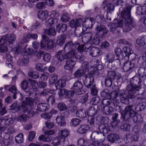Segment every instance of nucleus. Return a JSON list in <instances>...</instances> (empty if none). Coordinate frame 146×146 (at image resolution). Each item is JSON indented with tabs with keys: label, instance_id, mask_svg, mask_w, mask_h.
Instances as JSON below:
<instances>
[{
	"label": "nucleus",
	"instance_id": "nucleus-1",
	"mask_svg": "<svg viewBox=\"0 0 146 146\" xmlns=\"http://www.w3.org/2000/svg\"><path fill=\"white\" fill-rule=\"evenodd\" d=\"M121 17L124 19V25L123 30L127 32L130 31L132 27H134L136 24L133 19L131 17L130 9L127 7L124 9L121 12Z\"/></svg>",
	"mask_w": 146,
	"mask_h": 146
},
{
	"label": "nucleus",
	"instance_id": "nucleus-2",
	"mask_svg": "<svg viewBox=\"0 0 146 146\" xmlns=\"http://www.w3.org/2000/svg\"><path fill=\"white\" fill-rule=\"evenodd\" d=\"M34 101L33 99L29 98L27 100V102H22L19 108L24 113H28L29 117H31L33 116L35 114L33 111Z\"/></svg>",
	"mask_w": 146,
	"mask_h": 146
},
{
	"label": "nucleus",
	"instance_id": "nucleus-3",
	"mask_svg": "<svg viewBox=\"0 0 146 146\" xmlns=\"http://www.w3.org/2000/svg\"><path fill=\"white\" fill-rule=\"evenodd\" d=\"M48 38L45 35H42V40L41 41L40 47L41 48L45 49H50L55 46V42L52 40H48Z\"/></svg>",
	"mask_w": 146,
	"mask_h": 146
},
{
	"label": "nucleus",
	"instance_id": "nucleus-4",
	"mask_svg": "<svg viewBox=\"0 0 146 146\" xmlns=\"http://www.w3.org/2000/svg\"><path fill=\"white\" fill-rule=\"evenodd\" d=\"M94 82V78L92 75H90L89 77H86L84 81V85L87 88H91V93L93 95H96L98 92V91L96 89L95 85H93L91 87Z\"/></svg>",
	"mask_w": 146,
	"mask_h": 146
},
{
	"label": "nucleus",
	"instance_id": "nucleus-5",
	"mask_svg": "<svg viewBox=\"0 0 146 146\" xmlns=\"http://www.w3.org/2000/svg\"><path fill=\"white\" fill-rule=\"evenodd\" d=\"M16 37L13 33L11 34L8 36V35H5L3 36L0 40V44H6V45L12 44L15 40Z\"/></svg>",
	"mask_w": 146,
	"mask_h": 146
},
{
	"label": "nucleus",
	"instance_id": "nucleus-6",
	"mask_svg": "<svg viewBox=\"0 0 146 146\" xmlns=\"http://www.w3.org/2000/svg\"><path fill=\"white\" fill-rule=\"evenodd\" d=\"M139 86H135L131 83L128 85L126 87L128 91L127 97L130 99H133L136 96V92L139 89Z\"/></svg>",
	"mask_w": 146,
	"mask_h": 146
},
{
	"label": "nucleus",
	"instance_id": "nucleus-7",
	"mask_svg": "<svg viewBox=\"0 0 146 146\" xmlns=\"http://www.w3.org/2000/svg\"><path fill=\"white\" fill-rule=\"evenodd\" d=\"M123 21L121 20H120L116 23H110L108 25L110 31L112 32L113 33H119L120 31L119 29V27H121L123 25Z\"/></svg>",
	"mask_w": 146,
	"mask_h": 146
},
{
	"label": "nucleus",
	"instance_id": "nucleus-8",
	"mask_svg": "<svg viewBox=\"0 0 146 146\" xmlns=\"http://www.w3.org/2000/svg\"><path fill=\"white\" fill-rule=\"evenodd\" d=\"M83 46H80V44L78 43H74L71 41L67 42L65 44L64 49L67 48L68 50L80 51V52L83 50Z\"/></svg>",
	"mask_w": 146,
	"mask_h": 146
},
{
	"label": "nucleus",
	"instance_id": "nucleus-9",
	"mask_svg": "<svg viewBox=\"0 0 146 146\" xmlns=\"http://www.w3.org/2000/svg\"><path fill=\"white\" fill-rule=\"evenodd\" d=\"M97 35L101 38L105 37L109 31L106 27L102 25H98L95 29Z\"/></svg>",
	"mask_w": 146,
	"mask_h": 146
},
{
	"label": "nucleus",
	"instance_id": "nucleus-10",
	"mask_svg": "<svg viewBox=\"0 0 146 146\" xmlns=\"http://www.w3.org/2000/svg\"><path fill=\"white\" fill-rule=\"evenodd\" d=\"M77 50H71L66 53V59H71L72 60H80L81 58Z\"/></svg>",
	"mask_w": 146,
	"mask_h": 146
},
{
	"label": "nucleus",
	"instance_id": "nucleus-11",
	"mask_svg": "<svg viewBox=\"0 0 146 146\" xmlns=\"http://www.w3.org/2000/svg\"><path fill=\"white\" fill-rule=\"evenodd\" d=\"M95 21L93 18H88L83 22L82 32H85L88 29H90L94 24Z\"/></svg>",
	"mask_w": 146,
	"mask_h": 146
},
{
	"label": "nucleus",
	"instance_id": "nucleus-12",
	"mask_svg": "<svg viewBox=\"0 0 146 146\" xmlns=\"http://www.w3.org/2000/svg\"><path fill=\"white\" fill-rule=\"evenodd\" d=\"M83 85L82 83L78 80L75 82L72 87V89L75 91V94L80 95L82 94V90Z\"/></svg>",
	"mask_w": 146,
	"mask_h": 146
},
{
	"label": "nucleus",
	"instance_id": "nucleus-13",
	"mask_svg": "<svg viewBox=\"0 0 146 146\" xmlns=\"http://www.w3.org/2000/svg\"><path fill=\"white\" fill-rule=\"evenodd\" d=\"M21 88L26 93L27 95L31 96L33 94V89L29 86L28 82L26 80H24L21 83Z\"/></svg>",
	"mask_w": 146,
	"mask_h": 146
},
{
	"label": "nucleus",
	"instance_id": "nucleus-14",
	"mask_svg": "<svg viewBox=\"0 0 146 146\" xmlns=\"http://www.w3.org/2000/svg\"><path fill=\"white\" fill-rule=\"evenodd\" d=\"M69 132L66 129H64L59 131L58 133V137L62 140L63 141L65 140V138L68 136Z\"/></svg>",
	"mask_w": 146,
	"mask_h": 146
},
{
	"label": "nucleus",
	"instance_id": "nucleus-15",
	"mask_svg": "<svg viewBox=\"0 0 146 146\" xmlns=\"http://www.w3.org/2000/svg\"><path fill=\"white\" fill-rule=\"evenodd\" d=\"M130 83L133 84L135 86H139V89L141 87V84L142 82V80L139 77L134 76L130 79Z\"/></svg>",
	"mask_w": 146,
	"mask_h": 146
},
{
	"label": "nucleus",
	"instance_id": "nucleus-16",
	"mask_svg": "<svg viewBox=\"0 0 146 146\" xmlns=\"http://www.w3.org/2000/svg\"><path fill=\"white\" fill-rule=\"evenodd\" d=\"M9 91L13 94V99H15L16 98V95H19L21 96V98H19V99L21 101L22 100L23 98V95L21 93H17V89L16 87L14 86H11L9 90Z\"/></svg>",
	"mask_w": 146,
	"mask_h": 146
},
{
	"label": "nucleus",
	"instance_id": "nucleus-17",
	"mask_svg": "<svg viewBox=\"0 0 146 146\" xmlns=\"http://www.w3.org/2000/svg\"><path fill=\"white\" fill-rule=\"evenodd\" d=\"M134 63H132L130 61H127L124 63L123 69L125 72L130 71L134 68Z\"/></svg>",
	"mask_w": 146,
	"mask_h": 146
},
{
	"label": "nucleus",
	"instance_id": "nucleus-18",
	"mask_svg": "<svg viewBox=\"0 0 146 146\" xmlns=\"http://www.w3.org/2000/svg\"><path fill=\"white\" fill-rule=\"evenodd\" d=\"M56 123L61 126H65L66 123L64 120V117L62 115H58L56 118Z\"/></svg>",
	"mask_w": 146,
	"mask_h": 146
},
{
	"label": "nucleus",
	"instance_id": "nucleus-19",
	"mask_svg": "<svg viewBox=\"0 0 146 146\" xmlns=\"http://www.w3.org/2000/svg\"><path fill=\"white\" fill-rule=\"evenodd\" d=\"M75 64L76 60L71 59L67 60L64 66V68L66 70H71L73 68Z\"/></svg>",
	"mask_w": 146,
	"mask_h": 146
},
{
	"label": "nucleus",
	"instance_id": "nucleus-20",
	"mask_svg": "<svg viewBox=\"0 0 146 146\" xmlns=\"http://www.w3.org/2000/svg\"><path fill=\"white\" fill-rule=\"evenodd\" d=\"M98 109L100 110H103L104 113L107 115H109L112 113L114 110L113 108L111 106H105L103 109L102 108H100L99 106Z\"/></svg>",
	"mask_w": 146,
	"mask_h": 146
},
{
	"label": "nucleus",
	"instance_id": "nucleus-21",
	"mask_svg": "<svg viewBox=\"0 0 146 146\" xmlns=\"http://www.w3.org/2000/svg\"><path fill=\"white\" fill-rule=\"evenodd\" d=\"M135 113L134 110H131L129 113L123 111L121 113V117L124 120H127L131 118Z\"/></svg>",
	"mask_w": 146,
	"mask_h": 146
},
{
	"label": "nucleus",
	"instance_id": "nucleus-22",
	"mask_svg": "<svg viewBox=\"0 0 146 146\" xmlns=\"http://www.w3.org/2000/svg\"><path fill=\"white\" fill-rule=\"evenodd\" d=\"M83 20L80 18L78 19L71 20L70 22V26L72 28H76L80 25L82 23Z\"/></svg>",
	"mask_w": 146,
	"mask_h": 146
},
{
	"label": "nucleus",
	"instance_id": "nucleus-23",
	"mask_svg": "<svg viewBox=\"0 0 146 146\" xmlns=\"http://www.w3.org/2000/svg\"><path fill=\"white\" fill-rule=\"evenodd\" d=\"M90 129L89 125L84 124L81 125L77 130V132L81 134H84L86 133L87 131Z\"/></svg>",
	"mask_w": 146,
	"mask_h": 146
},
{
	"label": "nucleus",
	"instance_id": "nucleus-24",
	"mask_svg": "<svg viewBox=\"0 0 146 146\" xmlns=\"http://www.w3.org/2000/svg\"><path fill=\"white\" fill-rule=\"evenodd\" d=\"M48 17V12L47 11H40L38 13V18L42 20H45Z\"/></svg>",
	"mask_w": 146,
	"mask_h": 146
},
{
	"label": "nucleus",
	"instance_id": "nucleus-25",
	"mask_svg": "<svg viewBox=\"0 0 146 146\" xmlns=\"http://www.w3.org/2000/svg\"><path fill=\"white\" fill-rule=\"evenodd\" d=\"M92 36V34L91 32L86 33L82 36V41L84 43L88 42L91 40Z\"/></svg>",
	"mask_w": 146,
	"mask_h": 146
},
{
	"label": "nucleus",
	"instance_id": "nucleus-26",
	"mask_svg": "<svg viewBox=\"0 0 146 146\" xmlns=\"http://www.w3.org/2000/svg\"><path fill=\"white\" fill-rule=\"evenodd\" d=\"M89 52L90 55L93 57L98 56L100 53V50L97 47H92Z\"/></svg>",
	"mask_w": 146,
	"mask_h": 146
},
{
	"label": "nucleus",
	"instance_id": "nucleus-27",
	"mask_svg": "<svg viewBox=\"0 0 146 146\" xmlns=\"http://www.w3.org/2000/svg\"><path fill=\"white\" fill-rule=\"evenodd\" d=\"M29 81L31 82V86L30 88L33 89V94L35 93V95H36L39 93L37 88L35 86L36 83V81L32 79H29Z\"/></svg>",
	"mask_w": 146,
	"mask_h": 146
},
{
	"label": "nucleus",
	"instance_id": "nucleus-28",
	"mask_svg": "<svg viewBox=\"0 0 146 146\" xmlns=\"http://www.w3.org/2000/svg\"><path fill=\"white\" fill-rule=\"evenodd\" d=\"M65 54L64 50H60L57 53L56 56L59 61H61L66 59Z\"/></svg>",
	"mask_w": 146,
	"mask_h": 146
},
{
	"label": "nucleus",
	"instance_id": "nucleus-29",
	"mask_svg": "<svg viewBox=\"0 0 146 146\" xmlns=\"http://www.w3.org/2000/svg\"><path fill=\"white\" fill-rule=\"evenodd\" d=\"M1 122L6 125H9L13 122V118H9L8 116L5 117L1 119Z\"/></svg>",
	"mask_w": 146,
	"mask_h": 146
},
{
	"label": "nucleus",
	"instance_id": "nucleus-30",
	"mask_svg": "<svg viewBox=\"0 0 146 146\" xmlns=\"http://www.w3.org/2000/svg\"><path fill=\"white\" fill-rule=\"evenodd\" d=\"M49 107V105L47 103H40L37 105V109L40 111H44L48 110Z\"/></svg>",
	"mask_w": 146,
	"mask_h": 146
},
{
	"label": "nucleus",
	"instance_id": "nucleus-31",
	"mask_svg": "<svg viewBox=\"0 0 146 146\" xmlns=\"http://www.w3.org/2000/svg\"><path fill=\"white\" fill-rule=\"evenodd\" d=\"M109 141L112 143L115 141H118L120 139L119 135L114 133H111L109 134L108 137Z\"/></svg>",
	"mask_w": 146,
	"mask_h": 146
},
{
	"label": "nucleus",
	"instance_id": "nucleus-32",
	"mask_svg": "<svg viewBox=\"0 0 146 146\" xmlns=\"http://www.w3.org/2000/svg\"><path fill=\"white\" fill-rule=\"evenodd\" d=\"M66 82L64 79L59 80L55 84V86L57 89H60L64 87L66 84Z\"/></svg>",
	"mask_w": 146,
	"mask_h": 146
},
{
	"label": "nucleus",
	"instance_id": "nucleus-33",
	"mask_svg": "<svg viewBox=\"0 0 146 146\" xmlns=\"http://www.w3.org/2000/svg\"><path fill=\"white\" fill-rule=\"evenodd\" d=\"M66 36L65 35L59 36L57 38V43L59 46H62L65 42Z\"/></svg>",
	"mask_w": 146,
	"mask_h": 146
},
{
	"label": "nucleus",
	"instance_id": "nucleus-34",
	"mask_svg": "<svg viewBox=\"0 0 146 146\" xmlns=\"http://www.w3.org/2000/svg\"><path fill=\"white\" fill-rule=\"evenodd\" d=\"M85 74L83 70H81L80 69H78L74 72L73 76L74 78L79 79L82 76L84 75Z\"/></svg>",
	"mask_w": 146,
	"mask_h": 146
},
{
	"label": "nucleus",
	"instance_id": "nucleus-35",
	"mask_svg": "<svg viewBox=\"0 0 146 146\" xmlns=\"http://www.w3.org/2000/svg\"><path fill=\"white\" fill-rule=\"evenodd\" d=\"M57 31L59 32H64L67 29V25L65 24H59L56 27Z\"/></svg>",
	"mask_w": 146,
	"mask_h": 146
},
{
	"label": "nucleus",
	"instance_id": "nucleus-36",
	"mask_svg": "<svg viewBox=\"0 0 146 146\" xmlns=\"http://www.w3.org/2000/svg\"><path fill=\"white\" fill-rule=\"evenodd\" d=\"M44 32L50 36H54L56 35V33L54 27H52L48 29H45Z\"/></svg>",
	"mask_w": 146,
	"mask_h": 146
},
{
	"label": "nucleus",
	"instance_id": "nucleus-37",
	"mask_svg": "<svg viewBox=\"0 0 146 146\" xmlns=\"http://www.w3.org/2000/svg\"><path fill=\"white\" fill-rule=\"evenodd\" d=\"M86 112L87 115L92 117L96 114L97 111L94 107L92 106L89 108L88 111Z\"/></svg>",
	"mask_w": 146,
	"mask_h": 146
},
{
	"label": "nucleus",
	"instance_id": "nucleus-38",
	"mask_svg": "<svg viewBox=\"0 0 146 146\" xmlns=\"http://www.w3.org/2000/svg\"><path fill=\"white\" fill-rule=\"evenodd\" d=\"M139 133L136 132L133 134H129L127 135V138H130L131 140L133 141H137L138 140L139 137Z\"/></svg>",
	"mask_w": 146,
	"mask_h": 146
},
{
	"label": "nucleus",
	"instance_id": "nucleus-39",
	"mask_svg": "<svg viewBox=\"0 0 146 146\" xmlns=\"http://www.w3.org/2000/svg\"><path fill=\"white\" fill-rule=\"evenodd\" d=\"M123 52L125 54L126 56H128L133 52L131 46H127L123 47Z\"/></svg>",
	"mask_w": 146,
	"mask_h": 146
},
{
	"label": "nucleus",
	"instance_id": "nucleus-40",
	"mask_svg": "<svg viewBox=\"0 0 146 146\" xmlns=\"http://www.w3.org/2000/svg\"><path fill=\"white\" fill-rule=\"evenodd\" d=\"M115 55L111 53H109L106 55V60L108 63L112 62L114 60Z\"/></svg>",
	"mask_w": 146,
	"mask_h": 146
},
{
	"label": "nucleus",
	"instance_id": "nucleus-41",
	"mask_svg": "<svg viewBox=\"0 0 146 146\" xmlns=\"http://www.w3.org/2000/svg\"><path fill=\"white\" fill-rule=\"evenodd\" d=\"M137 13L139 15H146V6L138 7Z\"/></svg>",
	"mask_w": 146,
	"mask_h": 146
},
{
	"label": "nucleus",
	"instance_id": "nucleus-42",
	"mask_svg": "<svg viewBox=\"0 0 146 146\" xmlns=\"http://www.w3.org/2000/svg\"><path fill=\"white\" fill-rule=\"evenodd\" d=\"M27 113V116L25 114H23L21 115H19L17 117V119L18 121L20 122H26L27 119L28 117L30 118L29 117L28 113Z\"/></svg>",
	"mask_w": 146,
	"mask_h": 146
},
{
	"label": "nucleus",
	"instance_id": "nucleus-43",
	"mask_svg": "<svg viewBox=\"0 0 146 146\" xmlns=\"http://www.w3.org/2000/svg\"><path fill=\"white\" fill-rule=\"evenodd\" d=\"M76 116L80 118H83L86 117V111H83V110L81 109L77 111L76 113Z\"/></svg>",
	"mask_w": 146,
	"mask_h": 146
},
{
	"label": "nucleus",
	"instance_id": "nucleus-44",
	"mask_svg": "<svg viewBox=\"0 0 146 146\" xmlns=\"http://www.w3.org/2000/svg\"><path fill=\"white\" fill-rule=\"evenodd\" d=\"M138 73L140 77H144L146 75V68L140 67L138 70Z\"/></svg>",
	"mask_w": 146,
	"mask_h": 146
},
{
	"label": "nucleus",
	"instance_id": "nucleus-45",
	"mask_svg": "<svg viewBox=\"0 0 146 146\" xmlns=\"http://www.w3.org/2000/svg\"><path fill=\"white\" fill-rule=\"evenodd\" d=\"M90 143V146H109L108 143L106 144H103L101 142H99L98 141H91Z\"/></svg>",
	"mask_w": 146,
	"mask_h": 146
},
{
	"label": "nucleus",
	"instance_id": "nucleus-46",
	"mask_svg": "<svg viewBox=\"0 0 146 146\" xmlns=\"http://www.w3.org/2000/svg\"><path fill=\"white\" fill-rule=\"evenodd\" d=\"M23 135L20 133L18 134L15 137V141L17 143H20L23 142Z\"/></svg>",
	"mask_w": 146,
	"mask_h": 146
},
{
	"label": "nucleus",
	"instance_id": "nucleus-47",
	"mask_svg": "<svg viewBox=\"0 0 146 146\" xmlns=\"http://www.w3.org/2000/svg\"><path fill=\"white\" fill-rule=\"evenodd\" d=\"M58 78V76L55 74H52L49 77V82L50 84L54 83Z\"/></svg>",
	"mask_w": 146,
	"mask_h": 146
},
{
	"label": "nucleus",
	"instance_id": "nucleus-48",
	"mask_svg": "<svg viewBox=\"0 0 146 146\" xmlns=\"http://www.w3.org/2000/svg\"><path fill=\"white\" fill-rule=\"evenodd\" d=\"M118 116V114L117 113H115L114 114L113 117V121L111 123V126L113 127L116 126L119 122V120H116Z\"/></svg>",
	"mask_w": 146,
	"mask_h": 146
},
{
	"label": "nucleus",
	"instance_id": "nucleus-49",
	"mask_svg": "<svg viewBox=\"0 0 146 146\" xmlns=\"http://www.w3.org/2000/svg\"><path fill=\"white\" fill-rule=\"evenodd\" d=\"M81 122V120L76 118H74L72 119L70 122L71 125L74 127H76L79 125Z\"/></svg>",
	"mask_w": 146,
	"mask_h": 146
},
{
	"label": "nucleus",
	"instance_id": "nucleus-50",
	"mask_svg": "<svg viewBox=\"0 0 146 146\" xmlns=\"http://www.w3.org/2000/svg\"><path fill=\"white\" fill-rule=\"evenodd\" d=\"M29 76L34 79L38 78L39 77V74L36 72H30L28 73Z\"/></svg>",
	"mask_w": 146,
	"mask_h": 146
},
{
	"label": "nucleus",
	"instance_id": "nucleus-51",
	"mask_svg": "<svg viewBox=\"0 0 146 146\" xmlns=\"http://www.w3.org/2000/svg\"><path fill=\"white\" fill-rule=\"evenodd\" d=\"M62 140L60 138L58 137V135L57 137L54 138L52 143L54 145H57L59 144L60 142L62 141Z\"/></svg>",
	"mask_w": 146,
	"mask_h": 146
},
{
	"label": "nucleus",
	"instance_id": "nucleus-52",
	"mask_svg": "<svg viewBox=\"0 0 146 146\" xmlns=\"http://www.w3.org/2000/svg\"><path fill=\"white\" fill-rule=\"evenodd\" d=\"M83 46V50L81 52L83 51L84 46L85 47L84 50L86 52H87L88 50H90V49L91 48V44L90 43H89L88 42L84 43V44L82 45H80V46Z\"/></svg>",
	"mask_w": 146,
	"mask_h": 146
},
{
	"label": "nucleus",
	"instance_id": "nucleus-53",
	"mask_svg": "<svg viewBox=\"0 0 146 146\" xmlns=\"http://www.w3.org/2000/svg\"><path fill=\"white\" fill-rule=\"evenodd\" d=\"M58 109L61 111L65 110L67 109V107L63 103H59L57 106Z\"/></svg>",
	"mask_w": 146,
	"mask_h": 146
},
{
	"label": "nucleus",
	"instance_id": "nucleus-54",
	"mask_svg": "<svg viewBox=\"0 0 146 146\" xmlns=\"http://www.w3.org/2000/svg\"><path fill=\"white\" fill-rule=\"evenodd\" d=\"M89 67V66L88 63L87 62H84L82 63V68L80 69L83 70L85 73L86 72L88 71Z\"/></svg>",
	"mask_w": 146,
	"mask_h": 146
},
{
	"label": "nucleus",
	"instance_id": "nucleus-55",
	"mask_svg": "<svg viewBox=\"0 0 146 146\" xmlns=\"http://www.w3.org/2000/svg\"><path fill=\"white\" fill-rule=\"evenodd\" d=\"M130 99L127 97H127L123 96L121 97L120 100L121 102L125 104H128L129 103V99Z\"/></svg>",
	"mask_w": 146,
	"mask_h": 146
},
{
	"label": "nucleus",
	"instance_id": "nucleus-56",
	"mask_svg": "<svg viewBox=\"0 0 146 146\" xmlns=\"http://www.w3.org/2000/svg\"><path fill=\"white\" fill-rule=\"evenodd\" d=\"M100 98L99 97H94L91 100L90 103L93 105H96L98 104L100 101Z\"/></svg>",
	"mask_w": 146,
	"mask_h": 146
},
{
	"label": "nucleus",
	"instance_id": "nucleus-57",
	"mask_svg": "<svg viewBox=\"0 0 146 146\" xmlns=\"http://www.w3.org/2000/svg\"><path fill=\"white\" fill-rule=\"evenodd\" d=\"M87 143V141L83 138L79 139L78 141V145L80 146H85Z\"/></svg>",
	"mask_w": 146,
	"mask_h": 146
},
{
	"label": "nucleus",
	"instance_id": "nucleus-58",
	"mask_svg": "<svg viewBox=\"0 0 146 146\" xmlns=\"http://www.w3.org/2000/svg\"><path fill=\"white\" fill-rule=\"evenodd\" d=\"M70 20L68 14L67 13H63L61 17V20L63 22H65Z\"/></svg>",
	"mask_w": 146,
	"mask_h": 146
},
{
	"label": "nucleus",
	"instance_id": "nucleus-59",
	"mask_svg": "<svg viewBox=\"0 0 146 146\" xmlns=\"http://www.w3.org/2000/svg\"><path fill=\"white\" fill-rule=\"evenodd\" d=\"M41 116L44 119H49L52 117V114L49 112H47L42 114Z\"/></svg>",
	"mask_w": 146,
	"mask_h": 146
},
{
	"label": "nucleus",
	"instance_id": "nucleus-60",
	"mask_svg": "<svg viewBox=\"0 0 146 146\" xmlns=\"http://www.w3.org/2000/svg\"><path fill=\"white\" fill-rule=\"evenodd\" d=\"M113 80L111 78H106L105 82L106 86L108 87H110L112 84Z\"/></svg>",
	"mask_w": 146,
	"mask_h": 146
},
{
	"label": "nucleus",
	"instance_id": "nucleus-61",
	"mask_svg": "<svg viewBox=\"0 0 146 146\" xmlns=\"http://www.w3.org/2000/svg\"><path fill=\"white\" fill-rule=\"evenodd\" d=\"M130 125L127 123H124L121 126L120 128L121 129L125 131H128L130 129Z\"/></svg>",
	"mask_w": 146,
	"mask_h": 146
},
{
	"label": "nucleus",
	"instance_id": "nucleus-62",
	"mask_svg": "<svg viewBox=\"0 0 146 146\" xmlns=\"http://www.w3.org/2000/svg\"><path fill=\"white\" fill-rule=\"evenodd\" d=\"M137 43L140 46H143L145 45V42L143 38L140 37L136 40Z\"/></svg>",
	"mask_w": 146,
	"mask_h": 146
},
{
	"label": "nucleus",
	"instance_id": "nucleus-63",
	"mask_svg": "<svg viewBox=\"0 0 146 146\" xmlns=\"http://www.w3.org/2000/svg\"><path fill=\"white\" fill-rule=\"evenodd\" d=\"M49 76V74L47 72H44L42 73L40 76V79L42 80H46Z\"/></svg>",
	"mask_w": 146,
	"mask_h": 146
},
{
	"label": "nucleus",
	"instance_id": "nucleus-64",
	"mask_svg": "<svg viewBox=\"0 0 146 146\" xmlns=\"http://www.w3.org/2000/svg\"><path fill=\"white\" fill-rule=\"evenodd\" d=\"M36 51H34L31 48H28L25 50V54H28L30 55H33L35 53Z\"/></svg>",
	"mask_w": 146,
	"mask_h": 146
}]
</instances>
